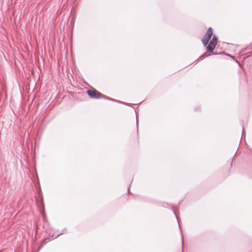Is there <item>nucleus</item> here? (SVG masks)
Masks as SVG:
<instances>
[{"label": "nucleus", "instance_id": "nucleus-1", "mask_svg": "<svg viewBox=\"0 0 252 252\" xmlns=\"http://www.w3.org/2000/svg\"><path fill=\"white\" fill-rule=\"evenodd\" d=\"M213 34V30L212 28H209L207 31L206 33L204 35L202 39V42L204 47L207 46V45L210 38Z\"/></svg>", "mask_w": 252, "mask_h": 252}, {"label": "nucleus", "instance_id": "nucleus-2", "mask_svg": "<svg viewBox=\"0 0 252 252\" xmlns=\"http://www.w3.org/2000/svg\"><path fill=\"white\" fill-rule=\"evenodd\" d=\"M218 42V38L217 37L214 35L213 36L212 39L210 41L208 45L206 46V49L208 52H212L216 46Z\"/></svg>", "mask_w": 252, "mask_h": 252}, {"label": "nucleus", "instance_id": "nucleus-3", "mask_svg": "<svg viewBox=\"0 0 252 252\" xmlns=\"http://www.w3.org/2000/svg\"><path fill=\"white\" fill-rule=\"evenodd\" d=\"M88 94L92 98H99L102 94L96 90H89L87 91Z\"/></svg>", "mask_w": 252, "mask_h": 252}, {"label": "nucleus", "instance_id": "nucleus-4", "mask_svg": "<svg viewBox=\"0 0 252 252\" xmlns=\"http://www.w3.org/2000/svg\"><path fill=\"white\" fill-rule=\"evenodd\" d=\"M209 56V55L206 53H205L204 54H203L202 55H201L199 58L198 59H202V58H205V57H208Z\"/></svg>", "mask_w": 252, "mask_h": 252}, {"label": "nucleus", "instance_id": "nucleus-5", "mask_svg": "<svg viewBox=\"0 0 252 252\" xmlns=\"http://www.w3.org/2000/svg\"><path fill=\"white\" fill-rule=\"evenodd\" d=\"M226 55L227 56H228L230 57L231 58H232V59H233L234 60H235V61H236V62H237V63H238V61H237L235 59V57H234V56H231V55H229V54H226Z\"/></svg>", "mask_w": 252, "mask_h": 252}, {"label": "nucleus", "instance_id": "nucleus-6", "mask_svg": "<svg viewBox=\"0 0 252 252\" xmlns=\"http://www.w3.org/2000/svg\"><path fill=\"white\" fill-rule=\"evenodd\" d=\"M182 245H183V236L182 235Z\"/></svg>", "mask_w": 252, "mask_h": 252}, {"label": "nucleus", "instance_id": "nucleus-7", "mask_svg": "<svg viewBox=\"0 0 252 252\" xmlns=\"http://www.w3.org/2000/svg\"><path fill=\"white\" fill-rule=\"evenodd\" d=\"M213 54L216 55V54H217V53H213Z\"/></svg>", "mask_w": 252, "mask_h": 252}]
</instances>
